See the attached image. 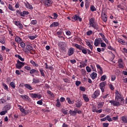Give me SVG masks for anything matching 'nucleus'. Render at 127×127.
<instances>
[{"label": "nucleus", "instance_id": "nucleus-39", "mask_svg": "<svg viewBox=\"0 0 127 127\" xmlns=\"http://www.w3.org/2000/svg\"><path fill=\"white\" fill-rule=\"evenodd\" d=\"M27 8H29V9L32 10L33 9V7L29 3H28L27 5Z\"/></svg>", "mask_w": 127, "mask_h": 127}, {"label": "nucleus", "instance_id": "nucleus-14", "mask_svg": "<svg viewBox=\"0 0 127 127\" xmlns=\"http://www.w3.org/2000/svg\"><path fill=\"white\" fill-rule=\"evenodd\" d=\"M73 21H76V20H79V21H82V18L80 17V16H77V15H75L73 17Z\"/></svg>", "mask_w": 127, "mask_h": 127}, {"label": "nucleus", "instance_id": "nucleus-6", "mask_svg": "<svg viewBox=\"0 0 127 127\" xmlns=\"http://www.w3.org/2000/svg\"><path fill=\"white\" fill-rule=\"evenodd\" d=\"M100 93L101 91H100V90L97 89L92 95V99H96V98H98V97L100 96Z\"/></svg>", "mask_w": 127, "mask_h": 127}, {"label": "nucleus", "instance_id": "nucleus-55", "mask_svg": "<svg viewBox=\"0 0 127 127\" xmlns=\"http://www.w3.org/2000/svg\"><path fill=\"white\" fill-rule=\"evenodd\" d=\"M79 89H80V91H82V92H85V91H86V88H85V87H84L83 86H80L79 87Z\"/></svg>", "mask_w": 127, "mask_h": 127}, {"label": "nucleus", "instance_id": "nucleus-2", "mask_svg": "<svg viewBox=\"0 0 127 127\" xmlns=\"http://www.w3.org/2000/svg\"><path fill=\"white\" fill-rule=\"evenodd\" d=\"M59 47L62 51H65L66 47H67V44H65V42H60L58 44Z\"/></svg>", "mask_w": 127, "mask_h": 127}, {"label": "nucleus", "instance_id": "nucleus-15", "mask_svg": "<svg viewBox=\"0 0 127 127\" xmlns=\"http://www.w3.org/2000/svg\"><path fill=\"white\" fill-rule=\"evenodd\" d=\"M102 19L104 21V22H107V20H108V18L107 17V15L106 13H103L102 14Z\"/></svg>", "mask_w": 127, "mask_h": 127}, {"label": "nucleus", "instance_id": "nucleus-10", "mask_svg": "<svg viewBox=\"0 0 127 127\" xmlns=\"http://www.w3.org/2000/svg\"><path fill=\"white\" fill-rule=\"evenodd\" d=\"M116 95V99L117 101H119V99H121V101H123V99H122V95H121V93L119 92V91H116L115 92Z\"/></svg>", "mask_w": 127, "mask_h": 127}, {"label": "nucleus", "instance_id": "nucleus-43", "mask_svg": "<svg viewBox=\"0 0 127 127\" xmlns=\"http://www.w3.org/2000/svg\"><path fill=\"white\" fill-rule=\"evenodd\" d=\"M5 103H6V100H5L4 99H0V104H4Z\"/></svg>", "mask_w": 127, "mask_h": 127}, {"label": "nucleus", "instance_id": "nucleus-57", "mask_svg": "<svg viewBox=\"0 0 127 127\" xmlns=\"http://www.w3.org/2000/svg\"><path fill=\"white\" fill-rule=\"evenodd\" d=\"M36 69H31L30 70V74H35V71H36Z\"/></svg>", "mask_w": 127, "mask_h": 127}, {"label": "nucleus", "instance_id": "nucleus-53", "mask_svg": "<svg viewBox=\"0 0 127 127\" xmlns=\"http://www.w3.org/2000/svg\"><path fill=\"white\" fill-rule=\"evenodd\" d=\"M122 52L123 53H124V54H126V53L127 54V49L126 48H124L123 49Z\"/></svg>", "mask_w": 127, "mask_h": 127}, {"label": "nucleus", "instance_id": "nucleus-34", "mask_svg": "<svg viewBox=\"0 0 127 127\" xmlns=\"http://www.w3.org/2000/svg\"><path fill=\"white\" fill-rule=\"evenodd\" d=\"M30 96L32 99H36L37 98V94L36 93H31Z\"/></svg>", "mask_w": 127, "mask_h": 127}, {"label": "nucleus", "instance_id": "nucleus-17", "mask_svg": "<svg viewBox=\"0 0 127 127\" xmlns=\"http://www.w3.org/2000/svg\"><path fill=\"white\" fill-rule=\"evenodd\" d=\"M59 22H54L52 24L50 25V27H56L57 26H59Z\"/></svg>", "mask_w": 127, "mask_h": 127}, {"label": "nucleus", "instance_id": "nucleus-46", "mask_svg": "<svg viewBox=\"0 0 127 127\" xmlns=\"http://www.w3.org/2000/svg\"><path fill=\"white\" fill-rule=\"evenodd\" d=\"M2 85L4 87V89L5 90H8V87L7 86L6 84H5V83H2Z\"/></svg>", "mask_w": 127, "mask_h": 127}, {"label": "nucleus", "instance_id": "nucleus-41", "mask_svg": "<svg viewBox=\"0 0 127 127\" xmlns=\"http://www.w3.org/2000/svg\"><path fill=\"white\" fill-rule=\"evenodd\" d=\"M107 79V75H104L101 78V81H104Z\"/></svg>", "mask_w": 127, "mask_h": 127}, {"label": "nucleus", "instance_id": "nucleus-40", "mask_svg": "<svg viewBox=\"0 0 127 127\" xmlns=\"http://www.w3.org/2000/svg\"><path fill=\"white\" fill-rule=\"evenodd\" d=\"M5 114H7V112L6 111V110H4L0 112V116H4Z\"/></svg>", "mask_w": 127, "mask_h": 127}, {"label": "nucleus", "instance_id": "nucleus-45", "mask_svg": "<svg viewBox=\"0 0 127 127\" xmlns=\"http://www.w3.org/2000/svg\"><path fill=\"white\" fill-rule=\"evenodd\" d=\"M75 106L76 108H81V107L82 106V104L80 102H78L75 104Z\"/></svg>", "mask_w": 127, "mask_h": 127}, {"label": "nucleus", "instance_id": "nucleus-33", "mask_svg": "<svg viewBox=\"0 0 127 127\" xmlns=\"http://www.w3.org/2000/svg\"><path fill=\"white\" fill-rule=\"evenodd\" d=\"M90 10L94 12V11H96V10H97V8H96L94 5H91L90 6Z\"/></svg>", "mask_w": 127, "mask_h": 127}, {"label": "nucleus", "instance_id": "nucleus-12", "mask_svg": "<svg viewBox=\"0 0 127 127\" xmlns=\"http://www.w3.org/2000/svg\"><path fill=\"white\" fill-rule=\"evenodd\" d=\"M17 107L18 108H20V111L21 112V113H22V114H24V115H27V111L25 110V109L23 108V107L20 105H18Z\"/></svg>", "mask_w": 127, "mask_h": 127}, {"label": "nucleus", "instance_id": "nucleus-50", "mask_svg": "<svg viewBox=\"0 0 127 127\" xmlns=\"http://www.w3.org/2000/svg\"><path fill=\"white\" fill-rule=\"evenodd\" d=\"M92 33H93V32L92 31V30H89L86 32V34L88 36H90V35H91V34H92Z\"/></svg>", "mask_w": 127, "mask_h": 127}, {"label": "nucleus", "instance_id": "nucleus-29", "mask_svg": "<svg viewBox=\"0 0 127 127\" xmlns=\"http://www.w3.org/2000/svg\"><path fill=\"white\" fill-rule=\"evenodd\" d=\"M56 102V107H57V108H60V107H61V103H60V100L59 99H57Z\"/></svg>", "mask_w": 127, "mask_h": 127}, {"label": "nucleus", "instance_id": "nucleus-8", "mask_svg": "<svg viewBox=\"0 0 127 127\" xmlns=\"http://www.w3.org/2000/svg\"><path fill=\"white\" fill-rule=\"evenodd\" d=\"M106 83L105 82H101L99 84V87L101 90L102 93L105 92V88L106 87Z\"/></svg>", "mask_w": 127, "mask_h": 127}, {"label": "nucleus", "instance_id": "nucleus-61", "mask_svg": "<svg viewBox=\"0 0 127 127\" xmlns=\"http://www.w3.org/2000/svg\"><path fill=\"white\" fill-rule=\"evenodd\" d=\"M33 83H35V84H37V83H39V79H36L34 78Z\"/></svg>", "mask_w": 127, "mask_h": 127}, {"label": "nucleus", "instance_id": "nucleus-13", "mask_svg": "<svg viewBox=\"0 0 127 127\" xmlns=\"http://www.w3.org/2000/svg\"><path fill=\"white\" fill-rule=\"evenodd\" d=\"M26 48L27 50L29 51L30 54H33L32 53H31V50L32 51H35V50L33 49V47L30 46V45H27Z\"/></svg>", "mask_w": 127, "mask_h": 127}, {"label": "nucleus", "instance_id": "nucleus-44", "mask_svg": "<svg viewBox=\"0 0 127 127\" xmlns=\"http://www.w3.org/2000/svg\"><path fill=\"white\" fill-rule=\"evenodd\" d=\"M10 85L11 87H12V88H13V89H14V88H15V83H14V82H10Z\"/></svg>", "mask_w": 127, "mask_h": 127}, {"label": "nucleus", "instance_id": "nucleus-54", "mask_svg": "<svg viewBox=\"0 0 127 127\" xmlns=\"http://www.w3.org/2000/svg\"><path fill=\"white\" fill-rule=\"evenodd\" d=\"M37 104L38 105H43V102H42V100H40L37 101Z\"/></svg>", "mask_w": 127, "mask_h": 127}, {"label": "nucleus", "instance_id": "nucleus-31", "mask_svg": "<svg viewBox=\"0 0 127 127\" xmlns=\"http://www.w3.org/2000/svg\"><path fill=\"white\" fill-rule=\"evenodd\" d=\"M8 7L10 10H11V11H15V9L13 8L12 4H9Z\"/></svg>", "mask_w": 127, "mask_h": 127}, {"label": "nucleus", "instance_id": "nucleus-38", "mask_svg": "<svg viewBox=\"0 0 127 127\" xmlns=\"http://www.w3.org/2000/svg\"><path fill=\"white\" fill-rule=\"evenodd\" d=\"M69 113L70 116H76L75 112L74 111L69 110Z\"/></svg>", "mask_w": 127, "mask_h": 127}, {"label": "nucleus", "instance_id": "nucleus-58", "mask_svg": "<svg viewBox=\"0 0 127 127\" xmlns=\"http://www.w3.org/2000/svg\"><path fill=\"white\" fill-rule=\"evenodd\" d=\"M24 68L27 70V71H30L31 67L30 66H25Z\"/></svg>", "mask_w": 127, "mask_h": 127}, {"label": "nucleus", "instance_id": "nucleus-7", "mask_svg": "<svg viewBox=\"0 0 127 127\" xmlns=\"http://www.w3.org/2000/svg\"><path fill=\"white\" fill-rule=\"evenodd\" d=\"M103 42V40L101 38H98L95 40L94 45L95 46H99L101 44V43Z\"/></svg>", "mask_w": 127, "mask_h": 127}, {"label": "nucleus", "instance_id": "nucleus-28", "mask_svg": "<svg viewBox=\"0 0 127 127\" xmlns=\"http://www.w3.org/2000/svg\"><path fill=\"white\" fill-rule=\"evenodd\" d=\"M30 63H31L33 66H35V67H38V64L35 63L33 60H31Z\"/></svg>", "mask_w": 127, "mask_h": 127}, {"label": "nucleus", "instance_id": "nucleus-32", "mask_svg": "<svg viewBox=\"0 0 127 127\" xmlns=\"http://www.w3.org/2000/svg\"><path fill=\"white\" fill-rule=\"evenodd\" d=\"M85 8H86V9H88V8H89V1H88V0H85Z\"/></svg>", "mask_w": 127, "mask_h": 127}, {"label": "nucleus", "instance_id": "nucleus-16", "mask_svg": "<svg viewBox=\"0 0 127 127\" xmlns=\"http://www.w3.org/2000/svg\"><path fill=\"white\" fill-rule=\"evenodd\" d=\"M11 108V105L10 104L6 105L4 106L3 110L4 111H6L7 112V111H9V110H10Z\"/></svg>", "mask_w": 127, "mask_h": 127}, {"label": "nucleus", "instance_id": "nucleus-63", "mask_svg": "<svg viewBox=\"0 0 127 127\" xmlns=\"http://www.w3.org/2000/svg\"><path fill=\"white\" fill-rule=\"evenodd\" d=\"M86 71L90 73L91 72V68L89 66H86Z\"/></svg>", "mask_w": 127, "mask_h": 127}, {"label": "nucleus", "instance_id": "nucleus-36", "mask_svg": "<svg viewBox=\"0 0 127 127\" xmlns=\"http://www.w3.org/2000/svg\"><path fill=\"white\" fill-rule=\"evenodd\" d=\"M74 47H76V48H77V49H79V50H80L82 47H83V46L79 45L78 44H75Z\"/></svg>", "mask_w": 127, "mask_h": 127}, {"label": "nucleus", "instance_id": "nucleus-26", "mask_svg": "<svg viewBox=\"0 0 127 127\" xmlns=\"http://www.w3.org/2000/svg\"><path fill=\"white\" fill-rule=\"evenodd\" d=\"M83 98L85 101V102H86V103H88V102H89V98H88V96L86 94H83Z\"/></svg>", "mask_w": 127, "mask_h": 127}, {"label": "nucleus", "instance_id": "nucleus-21", "mask_svg": "<svg viewBox=\"0 0 127 127\" xmlns=\"http://www.w3.org/2000/svg\"><path fill=\"white\" fill-rule=\"evenodd\" d=\"M96 67L97 69H99V72L100 73V74H103V68H102V67H101V65H100V64H97Z\"/></svg>", "mask_w": 127, "mask_h": 127}, {"label": "nucleus", "instance_id": "nucleus-37", "mask_svg": "<svg viewBox=\"0 0 127 127\" xmlns=\"http://www.w3.org/2000/svg\"><path fill=\"white\" fill-rule=\"evenodd\" d=\"M74 111L75 113V115L76 114H78L79 115H80V114H82V111L81 110H78V109H75Z\"/></svg>", "mask_w": 127, "mask_h": 127}, {"label": "nucleus", "instance_id": "nucleus-23", "mask_svg": "<svg viewBox=\"0 0 127 127\" xmlns=\"http://www.w3.org/2000/svg\"><path fill=\"white\" fill-rule=\"evenodd\" d=\"M104 102H101L97 105V109H102L104 105Z\"/></svg>", "mask_w": 127, "mask_h": 127}, {"label": "nucleus", "instance_id": "nucleus-18", "mask_svg": "<svg viewBox=\"0 0 127 127\" xmlns=\"http://www.w3.org/2000/svg\"><path fill=\"white\" fill-rule=\"evenodd\" d=\"M20 97L23 99V100H25V101H29L30 100V98L27 95H20Z\"/></svg>", "mask_w": 127, "mask_h": 127}, {"label": "nucleus", "instance_id": "nucleus-30", "mask_svg": "<svg viewBox=\"0 0 127 127\" xmlns=\"http://www.w3.org/2000/svg\"><path fill=\"white\" fill-rule=\"evenodd\" d=\"M88 49H85L84 47H82V48L80 49V50H81V52L83 54H87V51Z\"/></svg>", "mask_w": 127, "mask_h": 127}, {"label": "nucleus", "instance_id": "nucleus-51", "mask_svg": "<svg viewBox=\"0 0 127 127\" xmlns=\"http://www.w3.org/2000/svg\"><path fill=\"white\" fill-rule=\"evenodd\" d=\"M19 43L20 44L21 47H22V48H24V47H25V44L22 42V41Z\"/></svg>", "mask_w": 127, "mask_h": 127}, {"label": "nucleus", "instance_id": "nucleus-3", "mask_svg": "<svg viewBox=\"0 0 127 127\" xmlns=\"http://www.w3.org/2000/svg\"><path fill=\"white\" fill-rule=\"evenodd\" d=\"M24 63L21 62L18 60L17 61V64H15V66L17 69H21L23 66H24Z\"/></svg>", "mask_w": 127, "mask_h": 127}, {"label": "nucleus", "instance_id": "nucleus-49", "mask_svg": "<svg viewBox=\"0 0 127 127\" xmlns=\"http://www.w3.org/2000/svg\"><path fill=\"white\" fill-rule=\"evenodd\" d=\"M53 15H54L53 19H57V17H58V14L56 13H54Z\"/></svg>", "mask_w": 127, "mask_h": 127}, {"label": "nucleus", "instance_id": "nucleus-56", "mask_svg": "<svg viewBox=\"0 0 127 127\" xmlns=\"http://www.w3.org/2000/svg\"><path fill=\"white\" fill-rule=\"evenodd\" d=\"M116 75H112L111 76V81H115V80H116Z\"/></svg>", "mask_w": 127, "mask_h": 127}, {"label": "nucleus", "instance_id": "nucleus-1", "mask_svg": "<svg viewBox=\"0 0 127 127\" xmlns=\"http://www.w3.org/2000/svg\"><path fill=\"white\" fill-rule=\"evenodd\" d=\"M89 27H92L96 30H99V25L97 23L95 22V19L94 18H91L89 20Z\"/></svg>", "mask_w": 127, "mask_h": 127}, {"label": "nucleus", "instance_id": "nucleus-24", "mask_svg": "<svg viewBox=\"0 0 127 127\" xmlns=\"http://www.w3.org/2000/svg\"><path fill=\"white\" fill-rule=\"evenodd\" d=\"M15 41H16V42H17V43H20V42H22V40H21V38H20V37L16 36L15 38Z\"/></svg>", "mask_w": 127, "mask_h": 127}, {"label": "nucleus", "instance_id": "nucleus-60", "mask_svg": "<svg viewBox=\"0 0 127 127\" xmlns=\"http://www.w3.org/2000/svg\"><path fill=\"white\" fill-rule=\"evenodd\" d=\"M81 84V81H78L77 80L76 82H75V85L76 86H80V85Z\"/></svg>", "mask_w": 127, "mask_h": 127}, {"label": "nucleus", "instance_id": "nucleus-59", "mask_svg": "<svg viewBox=\"0 0 127 127\" xmlns=\"http://www.w3.org/2000/svg\"><path fill=\"white\" fill-rule=\"evenodd\" d=\"M0 43H1V44H4L5 43L4 38L0 39Z\"/></svg>", "mask_w": 127, "mask_h": 127}, {"label": "nucleus", "instance_id": "nucleus-22", "mask_svg": "<svg viewBox=\"0 0 127 127\" xmlns=\"http://www.w3.org/2000/svg\"><path fill=\"white\" fill-rule=\"evenodd\" d=\"M28 14H29V12L27 11H23V12H22V13H21V16L24 17L25 15H28Z\"/></svg>", "mask_w": 127, "mask_h": 127}, {"label": "nucleus", "instance_id": "nucleus-42", "mask_svg": "<svg viewBox=\"0 0 127 127\" xmlns=\"http://www.w3.org/2000/svg\"><path fill=\"white\" fill-rule=\"evenodd\" d=\"M106 121H108V122H112L113 120H112V118H111V117H110V116H107L106 117Z\"/></svg>", "mask_w": 127, "mask_h": 127}, {"label": "nucleus", "instance_id": "nucleus-52", "mask_svg": "<svg viewBox=\"0 0 127 127\" xmlns=\"http://www.w3.org/2000/svg\"><path fill=\"white\" fill-rule=\"evenodd\" d=\"M29 39H31V40H34V39H35V38H36V36H29Z\"/></svg>", "mask_w": 127, "mask_h": 127}, {"label": "nucleus", "instance_id": "nucleus-27", "mask_svg": "<svg viewBox=\"0 0 127 127\" xmlns=\"http://www.w3.org/2000/svg\"><path fill=\"white\" fill-rule=\"evenodd\" d=\"M121 120L125 124H127V116H123L121 117Z\"/></svg>", "mask_w": 127, "mask_h": 127}, {"label": "nucleus", "instance_id": "nucleus-62", "mask_svg": "<svg viewBox=\"0 0 127 127\" xmlns=\"http://www.w3.org/2000/svg\"><path fill=\"white\" fill-rule=\"evenodd\" d=\"M40 72H39V71L38 70H36L35 71V75L36 76H39L40 75Z\"/></svg>", "mask_w": 127, "mask_h": 127}, {"label": "nucleus", "instance_id": "nucleus-19", "mask_svg": "<svg viewBox=\"0 0 127 127\" xmlns=\"http://www.w3.org/2000/svg\"><path fill=\"white\" fill-rule=\"evenodd\" d=\"M24 87L26 88V89H28V90H33L32 86L30 85L29 84H24Z\"/></svg>", "mask_w": 127, "mask_h": 127}, {"label": "nucleus", "instance_id": "nucleus-20", "mask_svg": "<svg viewBox=\"0 0 127 127\" xmlns=\"http://www.w3.org/2000/svg\"><path fill=\"white\" fill-rule=\"evenodd\" d=\"M97 75H98L97 73L94 72H92L90 75L91 79H92V80H95V79L97 78Z\"/></svg>", "mask_w": 127, "mask_h": 127}, {"label": "nucleus", "instance_id": "nucleus-25", "mask_svg": "<svg viewBox=\"0 0 127 127\" xmlns=\"http://www.w3.org/2000/svg\"><path fill=\"white\" fill-rule=\"evenodd\" d=\"M39 71L41 75L43 76V77H45V74L44 73H45V70H44L42 68H41L39 69Z\"/></svg>", "mask_w": 127, "mask_h": 127}, {"label": "nucleus", "instance_id": "nucleus-9", "mask_svg": "<svg viewBox=\"0 0 127 127\" xmlns=\"http://www.w3.org/2000/svg\"><path fill=\"white\" fill-rule=\"evenodd\" d=\"M75 52V49L74 48L71 47L67 51V54L69 56H72L74 53Z\"/></svg>", "mask_w": 127, "mask_h": 127}, {"label": "nucleus", "instance_id": "nucleus-47", "mask_svg": "<svg viewBox=\"0 0 127 127\" xmlns=\"http://www.w3.org/2000/svg\"><path fill=\"white\" fill-rule=\"evenodd\" d=\"M31 24H33V25H35V24H37V20H33L31 22Z\"/></svg>", "mask_w": 127, "mask_h": 127}, {"label": "nucleus", "instance_id": "nucleus-5", "mask_svg": "<svg viewBox=\"0 0 127 127\" xmlns=\"http://www.w3.org/2000/svg\"><path fill=\"white\" fill-rule=\"evenodd\" d=\"M109 103H110L111 106H113L114 107H119V106H121L120 102L116 100H110L109 101Z\"/></svg>", "mask_w": 127, "mask_h": 127}, {"label": "nucleus", "instance_id": "nucleus-11", "mask_svg": "<svg viewBox=\"0 0 127 127\" xmlns=\"http://www.w3.org/2000/svg\"><path fill=\"white\" fill-rule=\"evenodd\" d=\"M118 64H119V68H121V69H124V62L123 61V59H119L118 60Z\"/></svg>", "mask_w": 127, "mask_h": 127}, {"label": "nucleus", "instance_id": "nucleus-35", "mask_svg": "<svg viewBox=\"0 0 127 127\" xmlns=\"http://www.w3.org/2000/svg\"><path fill=\"white\" fill-rule=\"evenodd\" d=\"M66 100L67 101V103L69 104L73 105V104H74V102L71 101V99L69 97L66 98Z\"/></svg>", "mask_w": 127, "mask_h": 127}, {"label": "nucleus", "instance_id": "nucleus-64", "mask_svg": "<svg viewBox=\"0 0 127 127\" xmlns=\"http://www.w3.org/2000/svg\"><path fill=\"white\" fill-rule=\"evenodd\" d=\"M101 47H106L107 46V45H106V44L105 43H101Z\"/></svg>", "mask_w": 127, "mask_h": 127}, {"label": "nucleus", "instance_id": "nucleus-4", "mask_svg": "<svg viewBox=\"0 0 127 127\" xmlns=\"http://www.w3.org/2000/svg\"><path fill=\"white\" fill-rule=\"evenodd\" d=\"M53 4V0H44V4L47 7L51 6V5Z\"/></svg>", "mask_w": 127, "mask_h": 127}, {"label": "nucleus", "instance_id": "nucleus-48", "mask_svg": "<svg viewBox=\"0 0 127 127\" xmlns=\"http://www.w3.org/2000/svg\"><path fill=\"white\" fill-rule=\"evenodd\" d=\"M14 24L16 25V26H18L20 24V22L19 21H15L14 22Z\"/></svg>", "mask_w": 127, "mask_h": 127}]
</instances>
